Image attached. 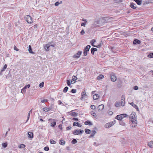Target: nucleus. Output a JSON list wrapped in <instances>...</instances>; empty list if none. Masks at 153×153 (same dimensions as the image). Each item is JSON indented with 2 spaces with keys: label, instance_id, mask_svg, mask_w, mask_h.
I'll return each mask as SVG.
<instances>
[{
  "label": "nucleus",
  "instance_id": "1",
  "mask_svg": "<svg viewBox=\"0 0 153 153\" xmlns=\"http://www.w3.org/2000/svg\"><path fill=\"white\" fill-rule=\"evenodd\" d=\"M128 115L126 114H122L117 115L115 117V119H117L121 121L123 118L124 117H128Z\"/></svg>",
  "mask_w": 153,
  "mask_h": 153
},
{
  "label": "nucleus",
  "instance_id": "2",
  "mask_svg": "<svg viewBox=\"0 0 153 153\" xmlns=\"http://www.w3.org/2000/svg\"><path fill=\"white\" fill-rule=\"evenodd\" d=\"M25 19L27 22L29 24H31L33 22V20L32 18L29 15H27L25 16Z\"/></svg>",
  "mask_w": 153,
  "mask_h": 153
},
{
  "label": "nucleus",
  "instance_id": "3",
  "mask_svg": "<svg viewBox=\"0 0 153 153\" xmlns=\"http://www.w3.org/2000/svg\"><path fill=\"white\" fill-rule=\"evenodd\" d=\"M84 131L82 130L81 129H76L74 130L72 132L73 134L75 135H78L79 134H82Z\"/></svg>",
  "mask_w": 153,
  "mask_h": 153
},
{
  "label": "nucleus",
  "instance_id": "4",
  "mask_svg": "<svg viewBox=\"0 0 153 153\" xmlns=\"http://www.w3.org/2000/svg\"><path fill=\"white\" fill-rule=\"evenodd\" d=\"M48 121L51 123V126L53 127H54L56 124V120L55 119H49Z\"/></svg>",
  "mask_w": 153,
  "mask_h": 153
},
{
  "label": "nucleus",
  "instance_id": "5",
  "mask_svg": "<svg viewBox=\"0 0 153 153\" xmlns=\"http://www.w3.org/2000/svg\"><path fill=\"white\" fill-rule=\"evenodd\" d=\"M130 120H136V114L134 112H132L130 114L129 117Z\"/></svg>",
  "mask_w": 153,
  "mask_h": 153
},
{
  "label": "nucleus",
  "instance_id": "6",
  "mask_svg": "<svg viewBox=\"0 0 153 153\" xmlns=\"http://www.w3.org/2000/svg\"><path fill=\"white\" fill-rule=\"evenodd\" d=\"M114 121H113L111 122H110L109 123H106L105 125V127L107 128H109L114 125Z\"/></svg>",
  "mask_w": 153,
  "mask_h": 153
},
{
  "label": "nucleus",
  "instance_id": "7",
  "mask_svg": "<svg viewBox=\"0 0 153 153\" xmlns=\"http://www.w3.org/2000/svg\"><path fill=\"white\" fill-rule=\"evenodd\" d=\"M130 121V124H131V127L133 128L136 127L137 125V120H131Z\"/></svg>",
  "mask_w": 153,
  "mask_h": 153
},
{
  "label": "nucleus",
  "instance_id": "8",
  "mask_svg": "<svg viewBox=\"0 0 153 153\" xmlns=\"http://www.w3.org/2000/svg\"><path fill=\"white\" fill-rule=\"evenodd\" d=\"M82 53V52L80 51H79L77 53L73 56V57L75 58H79Z\"/></svg>",
  "mask_w": 153,
  "mask_h": 153
},
{
  "label": "nucleus",
  "instance_id": "9",
  "mask_svg": "<svg viewBox=\"0 0 153 153\" xmlns=\"http://www.w3.org/2000/svg\"><path fill=\"white\" fill-rule=\"evenodd\" d=\"M125 103V99L124 97L122 96L121 97V105L122 106H124Z\"/></svg>",
  "mask_w": 153,
  "mask_h": 153
},
{
  "label": "nucleus",
  "instance_id": "10",
  "mask_svg": "<svg viewBox=\"0 0 153 153\" xmlns=\"http://www.w3.org/2000/svg\"><path fill=\"white\" fill-rule=\"evenodd\" d=\"M77 79V78L76 76H72V79L71 80V83L72 84H74L76 82L75 81Z\"/></svg>",
  "mask_w": 153,
  "mask_h": 153
},
{
  "label": "nucleus",
  "instance_id": "11",
  "mask_svg": "<svg viewBox=\"0 0 153 153\" xmlns=\"http://www.w3.org/2000/svg\"><path fill=\"white\" fill-rule=\"evenodd\" d=\"M81 99L83 98L84 97H87V94H86L85 91L84 90L81 93Z\"/></svg>",
  "mask_w": 153,
  "mask_h": 153
},
{
  "label": "nucleus",
  "instance_id": "12",
  "mask_svg": "<svg viewBox=\"0 0 153 153\" xmlns=\"http://www.w3.org/2000/svg\"><path fill=\"white\" fill-rule=\"evenodd\" d=\"M104 108V105H99L97 107V109L99 111L102 110Z\"/></svg>",
  "mask_w": 153,
  "mask_h": 153
},
{
  "label": "nucleus",
  "instance_id": "13",
  "mask_svg": "<svg viewBox=\"0 0 153 153\" xmlns=\"http://www.w3.org/2000/svg\"><path fill=\"white\" fill-rule=\"evenodd\" d=\"M117 86L119 88L121 87L122 85V82L120 79H117Z\"/></svg>",
  "mask_w": 153,
  "mask_h": 153
},
{
  "label": "nucleus",
  "instance_id": "14",
  "mask_svg": "<svg viewBox=\"0 0 153 153\" xmlns=\"http://www.w3.org/2000/svg\"><path fill=\"white\" fill-rule=\"evenodd\" d=\"M140 41L137 39H134L133 42V44L134 45H136L137 44H140Z\"/></svg>",
  "mask_w": 153,
  "mask_h": 153
},
{
  "label": "nucleus",
  "instance_id": "15",
  "mask_svg": "<svg viewBox=\"0 0 153 153\" xmlns=\"http://www.w3.org/2000/svg\"><path fill=\"white\" fill-rule=\"evenodd\" d=\"M136 4H134L133 2L131 3L130 5V6L131 7V8H132L134 9L136 8L137 7H136Z\"/></svg>",
  "mask_w": 153,
  "mask_h": 153
},
{
  "label": "nucleus",
  "instance_id": "16",
  "mask_svg": "<svg viewBox=\"0 0 153 153\" xmlns=\"http://www.w3.org/2000/svg\"><path fill=\"white\" fill-rule=\"evenodd\" d=\"M51 42H49L48 44H47L46 45V47H45L44 48L47 51H48L49 50V48L50 47V44H51Z\"/></svg>",
  "mask_w": 153,
  "mask_h": 153
},
{
  "label": "nucleus",
  "instance_id": "17",
  "mask_svg": "<svg viewBox=\"0 0 153 153\" xmlns=\"http://www.w3.org/2000/svg\"><path fill=\"white\" fill-rule=\"evenodd\" d=\"M28 138H32L33 137V134L32 132H28Z\"/></svg>",
  "mask_w": 153,
  "mask_h": 153
},
{
  "label": "nucleus",
  "instance_id": "18",
  "mask_svg": "<svg viewBox=\"0 0 153 153\" xmlns=\"http://www.w3.org/2000/svg\"><path fill=\"white\" fill-rule=\"evenodd\" d=\"M85 124L89 126H91L92 125V123L89 120H87L85 122Z\"/></svg>",
  "mask_w": 153,
  "mask_h": 153
},
{
  "label": "nucleus",
  "instance_id": "19",
  "mask_svg": "<svg viewBox=\"0 0 153 153\" xmlns=\"http://www.w3.org/2000/svg\"><path fill=\"white\" fill-rule=\"evenodd\" d=\"M130 104L134 108H135L137 110H138V106L136 104H134L133 102L131 103Z\"/></svg>",
  "mask_w": 153,
  "mask_h": 153
},
{
  "label": "nucleus",
  "instance_id": "20",
  "mask_svg": "<svg viewBox=\"0 0 153 153\" xmlns=\"http://www.w3.org/2000/svg\"><path fill=\"white\" fill-rule=\"evenodd\" d=\"M99 97V95L98 94H94L93 97V99L94 100H97Z\"/></svg>",
  "mask_w": 153,
  "mask_h": 153
},
{
  "label": "nucleus",
  "instance_id": "21",
  "mask_svg": "<svg viewBox=\"0 0 153 153\" xmlns=\"http://www.w3.org/2000/svg\"><path fill=\"white\" fill-rule=\"evenodd\" d=\"M97 49L96 48H92L91 49V53L93 55H94V51H97Z\"/></svg>",
  "mask_w": 153,
  "mask_h": 153
},
{
  "label": "nucleus",
  "instance_id": "22",
  "mask_svg": "<svg viewBox=\"0 0 153 153\" xmlns=\"http://www.w3.org/2000/svg\"><path fill=\"white\" fill-rule=\"evenodd\" d=\"M91 115H92V116H93L96 119L97 118V117L96 114L94 111H91Z\"/></svg>",
  "mask_w": 153,
  "mask_h": 153
},
{
  "label": "nucleus",
  "instance_id": "23",
  "mask_svg": "<svg viewBox=\"0 0 153 153\" xmlns=\"http://www.w3.org/2000/svg\"><path fill=\"white\" fill-rule=\"evenodd\" d=\"M148 145L151 148H153V141H151L149 143Z\"/></svg>",
  "mask_w": 153,
  "mask_h": 153
},
{
  "label": "nucleus",
  "instance_id": "24",
  "mask_svg": "<svg viewBox=\"0 0 153 153\" xmlns=\"http://www.w3.org/2000/svg\"><path fill=\"white\" fill-rule=\"evenodd\" d=\"M91 48V46L90 45H87L84 49V50L86 51H88Z\"/></svg>",
  "mask_w": 153,
  "mask_h": 153
},
{
  "label": "nucleus",
  "instance_id": "25",
  "mask_svg": "<svg viewBox=\"0 0 153 153\" xmlns=\"http://www.w3.org/2000/svg\"><path fill=\"white\" fill-rule=\"evenodd\" d=\"M96 132L95 130L92 131L91 133V134L90 137H93L95 134L96 133Z\"/></svg>",
  "mask_w": 153,
  "mask_h": 153
},
{
  "label": "nucleus",
  "instance_id": "26",
  "mask_svg": "<svg viewBox=\"0 0 153 153\" xmlns=\"http://www.w3.org/2000/svg\"><path fill=\"white\" fill-rule=\"evenodd\" d=\"M51 109V108H43V110L45 111H48Z\"/></svg>",
  "mask_w": 153,
  "mask_h": 153
},
{
  "label": "nucleus",
  "instance_id": "27",
  "mask_svg": "<svg viewBox=\"0 0 153 153\" xmlns=\"http://www.w3.org/2000/svg\"><path fill=\"white\" fill-rule=\"evenodd\" d=\"M104 78V76L102 74H100L99 76L97 77V79L98 80H100L101 79H103Z\"/></svg>",
  "mask_w": 153,
  "mask_h": 153
},
{
  "label": "nucleus",
  "instance_id": "28",
  "mask_svg": "<svg viewBox=\"0 0 153 153\" xmlns=\"http://www.w3.org/2000/svg\"><path fill=\"white\" fill-rule=\"evenodd\" d=\"M31 113H32V109L29 111V113H28V116L27 117V119L26 122H27L29 120V118H30V114H31Z\"/></svg>",
  "mask_w": 153,
  "mask_h": 153
},
{
  "label": "nucleus",
  "instance_id": "29",
  "mask_svg": "<svg viewBox=\"0 0 153 153\" xmlns=\"http://www.w3.org/2000/svg\"><path fill=\"white\" fill-rule=\"evenodd\" d=\"M25 147V144H22L19 145L18 146V147L20 149L24 148Z\"/></svg>",
  "mask_w": 153,
  "mask_h": 153
},
{
  "label": "nucleus",
  "instance_id": "30",
  "mask_svg": "<svg viewBox=\"0 0 153 153\" xmlns=\"http://www.w3.org/2000/svg\"><path fill=\"white\" fill-rule=\"evenodd\" d=\"M26 87L25 86L22 89V91H21V93H25L26 91Z\"/></svg>",
  "mask_w": 153,
  "mask_h": 153
},
{
  "label": "nucleus",
  "instance_id": "31",
  "mask_svg": "<svg viewBox=\"0 0 153 153\" xmlns=\"http://www.w3.org/2000/svg\"><path fill=\"white\" fill-rule=\"evenodd\" d=\"M65 143V142L63 140H60L59 141V144L62 145H64Z\"/></svg>",
  "mask_w": 153,
  "mask_h": 153
},
{
  "label": "nucleus",
  "instance_id": "32",
  "mask_svg": "<svg viewBox=\"0 0 153 153\" xmlns=\"http://www.w3.org/2000/svg\"><path fill=\"white\" fill-rule=\"evenodd\" d=\"M28 51L30 53H34L32 51V49L31 48L30 45H29Z\"/></svg>",
  "mask_w": 153,
  "mask_h": 153
},
{
  "label": "nucleus",
  "instance_id": "33",
  "mask_svg": "<svg viewBox=\"0 0 153 153\" xmlns=\"http://www.w3.org/2000/svg\"><path fill=\"white\" fill-rule=\"evenodd\" d=\"M7 67V64H5L4 65V67H3V68L1 70V72H2L3 71H5V70L6 69Z\"/></svg>",
  "mask_w": 153,
  "mask_h": 153
},
{
  "label": "nucleus",
  "instance_id": "34",
  "mask_svg": "<svg viewBox=\"0 0 153 153\" xmlns=\"http://www.w3.org/2000/svg\"><path fill=\"white\" fill-rule=\"evenodd\" d=\"M85 133L87 134H89L91 133V130L87 128L85 129Z\"/></svg>",
  "mask_w": 153,
  "mask_h": 153
},
{
  "label": "nucleus",
  "instance_id": "35",
  "mask_svg": "<svg viewBox=\"0 0 153 153\" xmlns=\"http://www.w3.org/2000/svg\"><path fill=\"white\" fill-rule=\"evenodd\" d=\"M96 42V40H95V39H92V40L91 42H90V43L91 44V45H92V46H95L93 44L95 42Z\"/></svg>",
  "mask_w": 153,
  "mask_h": 153
},
{
  "label": "nucleus",
  "instance_id": "36",
  "mask_svg": "<svg viewBox=\"0 0 153 153\" xmlns=\"http://www.w3.org/2000/svg\"><path fill=\"white\" fill-rule=\"evenodd\" d=\"M77 113L75 112H73L71 113V115L74 117L76 116L77 115Z\"/></svg>",
  "mask_w": 153,
  "mask_h": 153
},
{
  "label": "nucleus",
  "instance_id": "37",
  "mask_svg": "<svg viewBox=\"0 0 153 153\" xmlns=\"http://www.w3.org/2000/svg\"><path fill=\"white\" fill-rule=\"evenodd\" d=\"M111 80L113 82L115 81V77L113 75H111Z\"/></svg>",
  "mask_w": 153,
  "mask_h": 153
},
{
  "label": "nucleus",
  "instance_id": "38",
  "mask_svg": "<svg viewBox=\"0 0 153 153\" xmlns=\"http://www.w3.org/2000/svg\"><path fill=\"white\" fill-rule=\"evenodd\" d=\"M68 89V87H65L64 89L63 90V92L64 93H66Z\"/></svg>",
  "mask_w": 153,
  "mask_h": 153
},
{
  "label": "nucleus",
  "instance_id": "39",
  "mask_svg": "<svg viewBox=\"0 0 153 153\" xmlns=\"http://www.w3.org/2000/svg\"><path fill=\"white\" fill-rule=\"evenodd\" d=\"M119 124L120 125L123 126H125L126 125L125 123L121 120L119 122Z\"/></svg>",
  "mask_w": 153,
  "mask_h": 153
},
{
  "label": "nucleus",
  "instance_id": "40",
  "mask_svg": "<svg viewBox=\"0 0 153 153\" xmlns=\"http://www.w3.org/2000/svg\"><path fill=\"white\" fill-rule=\"evenodd\" d=\"M50 143L51 144H54L56 143V141L53 139L50 140Z\"/></svg>",
  "mask_w": 153,
  "mask_h": 153
},
{
  "label": "nucleus",
  "instance_id": "41",
  "mask_svg": "<svg viewBox=\"0 0 153 153\" xmlns=\"http://www.w3.org/2000/svg\"><path fill=\"white\" fill-rule=\"evenodd\" d=\"M2 146L5 148L7 147V143H3L2 144Z\"/></svg>",
  "mask_w": 153,
  "mask_h": 153
},
{
  "label": "nucleus",
  "instance_id": "42",
  "mask_svg": "<svg viewBox=\"0 0 153 153\" xmlns=\"http://www.w3.org/2000/svg\"><path fill=\"white\" fill-rule=\"evenodd\" d=\"M148 57L149 58H153V53L149 54Z\"/></svg>",
  "mask_w": 153,
  "mask_h": 153
},
{
  "label": "nucleus",
  "instance_id": "43",
  "mask_svg": "<svg viewBox=\"0 0 153 153\" xmlns=\"http://www.w3.org/2000/svg\"><path fill=\"white\" fill-rule=\"evenodd\" d=\"M44 82H43L40 83L39 85V87L40 88H42L44 86Z\"/></svg>",
  "mask_w": 153,
  "mask_h": 153
},
{
  "label": "nucleus",
  "instance_id": "44",
  "mask_svg": "<svg viewBox=\"0 0 153 153\" xmlns=\"http://www.w3.org/2000/svg\"><path fill=\"white\" fill-rule=\"evenodd\" d=\"M77 141L76 139H74L72 141V143L73 144H75L77 143Z\"/></svg>",
  "mask_w": 153,
  "mask_h": 153
},
{
  "label": "nucleus",
  "instance_id": "45",
  "mask_svg": "<svg viewBox=\"0 0 153 153\" xmlns=\"http://www.w3.org/2000/svg\"><path fill=\"white\" fill-rule=\"evenodd\" d=\"M67 85L68 86H71V82H70V80H67Z\"/></svg>",
  "mask_w": 153,
  "mask_h": 153
},
{
  "label": "nucleus",
  "instance_id": "46",
  "mask_svg": "<svg viewBox=\"0 0 153 153\" xmlns=\"http://www.w3.org/2000/svg\"><path fill=\"white\" fill-rule=\"evenodd\" d=\"M120 102H117L115 103V107H118L120 106Z\"/></svg>",
  "mask_w": 153,
  "mask_h": 153
},
{
  "label": "nucleus",
  "instance_id": "47",
  "mask_svg": "<svg viewBox=\"0 0 153 153\" xmlns=\"http://www.w3.org/2000/svg\"><path fill=\"white\" fill-rule=\"evenodd\" d=\"M78 124V122H74L73 123V125L74 126H77Z\"/></svg>",
  "mask_w": 153,
  "mask_h": 153
},
{
  "label": "nucleus",
  "instance_id": "48",
  "mask_svg": "<svg viewBox=\"0 0 153 153\" xmlns=\"http://www.w3.org/2000/svg\"><path fill=\"white\" fill-rule=\"evenodd\" d=\"M44 149L45 151H48L49 150V148L48 147L46 146L44 148Z\"/></svg>",
  "mask_w": 153,
  "mask_h": 153
},
{
  "label": "nucleus",
  "instance_id": "49",
  "mask_svg": "<svg viewBox=\"0 0 153 153\" xmlns=\"http://www.w3.org/2000/svg\"><path fill=\"white\" fill-rule=\"evenodd\" d=\"M76 92V90L75 89H73L71 90V92L73 93H75Z\"/></svg>",
  "mask_w": 153,
  "mask_h": 153
},
{
  "label": "nucleus",
  "instance_id": "50",
  "mask_svg": "<svg viewBox=\"0 0 153 153\" xmlns=\"http://www.w3.org/2000/svg\"><path fill=\"white\" fill-rule=\"evenodd\" d=\"M91 108L92 109H95L96 107L94 105H91Z\"/></svg>",
  "mask_w": 153,
  "mask_h": 153
},
{
  "label": "nucleus",
  "instance_id": "51",
  "mask_svg": "<svg viewBox=\"0 0 153 153\" xmlns=\"http://www.w3.org/2000/svg\"><path fill=\"white\" fill-rule=\"evenodd\" d=\"M14 49L15 50L17 51H19V49L16 48V46L15 45L14 46Z\"/></svg>",
  "mask_w": 153,
  "mask_h": 153
},
{
  "label": "nucleus",
  "instance_id": "52",
  "mask_svg": "<svg viewBox=\"0 0 153 153\" xmlns=\"http://www.w3.org/2000/svg\"><path fill=\"white\" fill-rule=\"evenodd\" d=\"M134 90H137L138 89V87L137 86H134Z\"/></svg>",
  "mask_w": 153,
  "mask_h": 153
},
{
  "label": "nucleus",
  "instance_id": "53",
  "mask_svg": "<svg viewBox=\"0 0 153 153\" xmlns=\"http://www.w3.org/2000/svg\"><path fill=\"white\" fill-rule=\"evenodd\" d=\"M85 33V31L84 30H82L80 32L81 34L83 35Z\"/></svg>",
  "mask_w": 153,
  "mask_h": 153
},
{
  "label": "nucleus",
  "instance_id": "54",
  "mask_svg": "<svg viewBox=\"0 0 153 153\" xmlns=\"http://www.w3.org/2000/svg\"><path fill=\"white\" fill-rule=\"evenodd\" d=\"M87 52L88 51H85L84 50V52H83V54H84V55L85 56H86L87 55Z\"/></svg>",
  "mask_w": 153,
  "mask_h": 153
},
{
  "label": "nucleus",
  "instance_id": "55",
  "mask_svg": "<svg viewBox=\"0 0 153 153\" xmlns=\"http://www.w3.org/2000/svg\"><path fill=\"white\" fill-rule=\"evenodd\" d=\"M62 125L61 124H59L58 126L59 128L61 130H62Z\"/></svg>",
  "mask_w": 153,
  "mask_h": 153
},
{
  "label": "nucleus",
  "instance_id": "56",
  "mask_svg": "<svg viewBox=\"0 0 153 153\" xmlns=\"http://www.w3.org/2000/svg\"><path fill=\"white\" fill-rule=\"evenodd\" d=\"M71 126L67 127L66 128V129L67 130H71Z\"/></svg>",
  "mask_w": 153,
  "mask_h": 153
},
{
  "label": "nucleus",
  "instance_id": "57",
  "mask_svg": "<svg viewBox=\"0 0 153 153\" xmlns=\"http://www.w3.org/2000/svg\"><path fill=\"white\" fill-rule=\"evenodd\" d=\"M86 24V22H83V23H81V26H84V27H85V24Z\"/></svg>",
  "mask_w": 153,
  "mask_h": 153
},
{
  "label": "nucleus",
  "instance_id": "58",
  "mask_svg": "<svg viewBox=\"0 0 153 153\" xmlns=\"http://www.w3.org/2000/svg\"><path fill=\"white\" fill-rule=\"evenodd\" d=\"M48 101V100L47 99H44L43 100L41 101V102L42 103H44V102H47Z\"/></svg>",
  "mask_w": 153,
  "mask_h": 153
},
{
  "label": "nucleus",
  "instance_id": "59",
  "mask_svg": "<svg viewBox=\"0 0 153 153\" xmlns=\"http://www.w3.org/2000/svg\"><path fill=\"white\" fill-rule=\"evenodd\" d=\"M108 114H109V115H112L113 114V112L112 111H110L108 112Z\"/></svg>",
  "mask_w": 153,
  "mask_h": 153
},
{
  "label": "nucleus",
  "instance_id": "60",
  "mask_svg": "<svg viewBox=\"0 0 153 153\" xmlns=\"http://www.w3.org/2000/svg\"><path fill=\"white\" fill-rule=\"evenodd\" d=\"M122 1V0H115V3L120 2Z\"/></svg>",
  "mask_w": 153,
  "mask_h": 153
},
{
  "label": "nucleus",
  "instance_id": "61",
  "mask_svg": "<svg viewBox=\"0 0 153 153\" xmlns=\"http://www.w3.org/2000/svg\"><path fill=\"white\" fill-rule=\"evenodd\" d=\"M59 4V2H56L55 4V6H58Z\"/></svg>",
  "mask_w": 153,
  "mask_h": 153
},
{
  "label": "nucleus",
  "instance_id": "62",
  "mask_svg": "<svg viewBox=\"0 0 153 153\" xmlns=\"http://www.w3.org/2000/svg\"><path fill=\"white\" fill-rule=\"evenodd\" d=\"M73 120H76V121H78V119L77 118H73Z\"/></svg>",
  "mask_w": 153,
  "mask_h": 153
},
{
  "label": "nucleus",
  "instance_id": "63",
  "mask_svg": "<svg viewBox=\"0 0 153 153\" xmlns=\"http://www.w3.org/2000/svg\"><path fill=\"white\" fill-rule=\"evenodd\" d=\"M58 102L59 105H61L62 103V102L61 100H59Z\"/></svg>",
  "mask_w": 153,
  "mask_h": 153
},
{
  "label": "nucleus",
  "instance_id": "64",
  "mask_svg": "<svg viewBox=\"0 0 153 153\" xmlns=\"http://www.w3.org/2000/svg\"><path fill=\"white\" fill-rule=\"evenodd\" d=\"M26 88H29L30 87V84H28V85L25 86Z\"/></svg>",
  "mask_w": 153,
  "mask_h": 153
}]
</instances>
